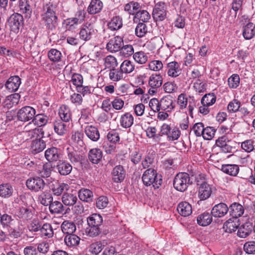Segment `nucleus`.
Returning <instances> with one entry per match:
<instances>
[{"label": "nucleus", "mask_w": 255, "mask_h": 255, "mask_svg": "<svg viewBox=\"0 0 255 255\" xmlns=\"http://www.w3.org/2000/svg\"><path fill=\"white\" fill-rule=\"evenodd\" d=\"M180 131L177 128H174L171 129L170 127V130L168 134H166L167 138L168 141H174L177 140L180 136Z\"/></svg>", "instance_id": "55"}, {"label": "nucleus", "mask_w": 255, "mask_h": 255, "mask_svg": "<svg viewBox=\"0 0 255 255\" xmlns=\"http://www.w3.org/2000/svg\"><path fill=\"white\" fill-rule=\"evenodd\" d=\"M255 141L253 139H247L241 143V148L248 153L255 150Z\"/></svg>", "instance_id": "49"}, {"label": "nucleus", "mask_w": 255, "mask_h": 255, "mask_svg": "<svg viewBox=\"0 0 255 255\" xmlns=\"http://www.w3.org/2000/svg\"><path fill=\"white\" fill-rule=\"evenodd\" d=\"M103 157V153L99 148L91 149L88 153V159L90 161L94 164L98 163Z\"/></svg>", "instance_id": "21"}, {"label": "nucleus", "mask_w": 255, "mask_h": 255, "mask_svg": "<svg viewBox=\"0 0 255 255\" xmlns=\"http://www.w3.org/2000/svg\"><path fill=\"white\" fill-rule=\"evenodd\" d=\"M112 175L114 182L121 183L125 178L126 171L122 165H117L113 169Z\"/></svg>", "instance_id": "12"}, {"label": "nucleus", "mask_w": 255, "mask_h": 255, "mask_svg": "<svg viewBox=\"0 0 255 255\" xmlns=\"http://www.w3.org/2000/svg\"><path fill=\"white\" fill-rule=\"evenodd\" d=\"M67 150L68 158L72 163H77L81 161V157L76 150H70L69 148Z\"/></svg>", "instance_id": "47"}, {"label": "nucleus", "mask_w": 255, "mask_h": 255, "mask_svg": "<svg viewBox=\"0 0 255 255\" xmlns=\"http://www.w3.org/2000/svg\"><path fill=\"white\" fill-rule=\"evenodd\" d=\"M134 69V65L129 60H125L121 64L120 70L123 73L129 74Z\"/></svg>", "instance_id": "44"}, {"label": "nucleus", "mask_w": 255, "mask_h": 255, "mask_svg": "<svg viewBox=\"0 0 255 255\" xmlns=\"http://www.w3.org/2000/svg\"><path fill=\"white\" fill-rule=\"evenodd\" d=\"M61 228L62 232L67 235L73 234L76 230L75 224L69 221H64L61 225Z\"/></svg>", "instance_id": "29"}, {"label": "nucleus", "mask_w": 255, "mask_h": 255, "mask_svg": "<svg viewBox=\"0 0 255 255\" xmlns=\"http://www.w3.org/2000/svg\"><path fill=\"white\" fill-rule=\"evenodd\" d=\"M19 98L20 96L18 94L11 95L4 101L3 103L4 108L7 110L10 109L14 104L16 105L18 103Z\"/></svg>", "instance_id": "34"}, {"label": "nucleus", "mask_w": 255, "mask_h": 255, "mask_svg": "<svg viewBox=\"0 0 255 255\" xmlns=\"http://www.w3.org/2000/svg\"><path fill=\"white\" fill-rule=\"evenodd\" d=\"M78 196L81 200L89 202L92 201L93 193L89 189L82 188L79 191Z\"/></svg>", "instance_id": "33"}, {"label": "nucleus", "mask_w": 255, "mask_h": 255, "mask_svg": "<svg viewBox=\"0 0 255 255\" xmlns=\"http://www.w3.org/2000/svg\"><path fill=\"white\" fill-rule=\"evenodd\" d=\"M77 201V196L71 193H64L62 197V201L66 206H73L76 203Z\"/></svg>", "instance_id": "38"}, {"label": "nucleus", "mask_w": 255, "mask_h": 255, "mask_svg": "<svg viewBox=\"0 0 255 255\" xmlns=\"http://www.w3.org/2000/svg\"><path fill=\"white\" fill-rule=\"evenodd\" d=\"M239 220L232 218L225 223L224 228L225 229L226 232L231 233L235 232L239 228Z\"/></svg>", "instance_id": "23"}, {"label": "nucleus", "mask_w": 255, "mask_h": 255, "mask_svg": "<svg viewBox=\"0 0 255 255\" xmlns=\"http://www.w3.org/2000/svg\"><path fill=\"white\" fill-rule=\"evenodd\" d=\"M135 32L137 36L143 37L147 32L146 25L143 22H139L135 28Z\"/></svg>", "instance_id": "62"}, {"label": "nucleus", "mask_w": 255, "mask_h": 255, "mask_svg": "<svg viewBox=\"0 0 255 255\" xmlns=\"http://www.w3.org/2000/svg\"><path fill=\"white\" fill-rule=\"evenodd\" d=\"M84 131L86 135L91 140L97 141L100 138V133L97 128L93 126H87L85 128Z\"/></svg>", "instance_id": "18"}, {"label": "nucleus", "mask_w": 255, "mask_h": 255, "mask_svg": "<svg viewBox=\"0 0 255 255\" xmlns=\"http://www.w3.org/2000/svg\"><path fill=\"white\" fill-rule=\"evenodd\" d=\"M20 84V78L17 76H14L10 77L8 79L5 84V86L10 92H12L18 90Z\"/></svg>", "instance_id": "14"}, {"label": "nucleus", "mask_w": 255, "mask_h": 255, "mask_svg": "<svg viewBox=\"0 0 255 255\" xmlns=\"http://www.w3.org/2000/svg\"><path fill=\"white\" fill-rule=\"evenodd\" d=\"M232 136L231 133L229 134L228 132L225 135L219 137L216 141V144L217 146H221L226 143H228L231 142Z\"/></svg>", "instance_id": "58"}, {"label": "nucleus", "mask_w": 255, "mask_h": 255, "mask_svg": "<svg viewBox=\"0 0 255 255\" xmlns=\"http://www.w3.org/2000/svg\"><path fill=\"white\" fill-rule=\"evenodd\" d=\"M105 65L106 68H115L118 65L116 58L112 55L107 56L105 59Z\"/></svg>", "instance_id": "53"}, {"label": "nucleus", "mask_w": 255, "mask_h": 255, "mask_svg": "<svg viewBox=\"0 0 255 255\" xmlns=\"http://www.w3.org/2000/svg\"><path fill=\"white\" fill-rule=\"evenodd\" d=\"M192 183L189 175L185 172L178 173L174 177L173 186L177 190L183 192Z\"/></svg>", "instance_id": "3"}, {"label": "nucleus", "mask_w": 255, "mask_h": 255, "mask_svg": "<svg viewBox=\"0 0 255 255\" xmlns=\"http://www.w3.org/2000/svg\"><path fill=\"white\" fill-rule=\"evenodd\" d=\"M215 132L216 129L214 128L208 127L204 128L202 135L204 139L210 140L214 137Z\"/></svg>", "instance_id": "61"}, {"label": "nucleus", "mask_w": 255, "mask_h": 255, "mask_svg": "<svg viewBox=\"0 0 255 255\" xmlns=\"http://www.w3.org/2000/svg\"><path fill=\"white\" fill-rule=\"evenodd\" d=\"M8 23L11 30L17 32L20 27L23 25V16L19 13H14L9 17Z\"/></svg>", "instance_id": "6"}, {"label": "nucleus", "mask_w": 255, "mask_h": 255, "mask_svg": "<svg viewBox=\"0 0 255 255\" xmlns=\"http://www.w3.org/2000/svg\"><path fill=\"white\" fill-rule=\"evenodd\" d=\"M148 83L152 89H157L161 86L162 78L160 75L152 74L149 78Z\"/></svg>", "instance_id": "37"}, {"label": "nucleus", "mask_w": 255, "mask_h": 255, "mask_svg": "<svg viewBox=\"0 0 255 255\" xmlns=\"http://www.w3.org/2000/svg\"><path fill=\"white\" fill-rule=\"evenodd\" d=\"M229 210V207L225 203H220L212 208L211 213L215 218H222L227 214Z\"/></svg>", "instance_id": "10"}, {"label": "nucleus", "mask_w": 255, "mask_h": 255, "mask_svg": "<svg viewBox=\"0 0 255 255\" xmlns=\"http://www.w3.org/2000/svg\"><path fill=\"white\" fill-rule=\"evenodd\" d=\"M46 147L45 141L39 137L32 141L30 145V150L32 153L36 154L41 152Z\"/></svg>", "instance_id": "15"}, {"label": "nucleus", "mask_w": 255, "mask_h": 255, "mask_svg": "<svg viewBox=\"0 0 255 255\" xmlns=\"http://www.w3.org/2000/svg\"><path fill=\"white\" fill-rule=\"evenodd\" d=\"M109 78L113 81L117 82L123 79V73L121 70L118 71L116 68L110 69Z\"/></svg>", "instance_id": "48"}, {"label": "nucleus", "mask_w": 255, "mask_h": 255, "mask_svg": "<svg viewBox=\"0 0 255 255\" xmlns=\"http://www.w3.org/2000/svg\"><path fill=\"white\" fill-rule=\"evenodd\" d=\"M146 135L149 138H152L153 141L160 144V134L156 133L157 129L154 127H148L145 130Z\"/></svg>", "instance_id": "32"}, {"label": "nucleus", "mask_w": 255, "mask_h": 255, "mask_svg": "<svg viewBox=\"0 0 255 255\" xmlns=\"http://www.w3.org/2000/svg\"><path fill=\"white\" fill-rule=\"evenodd\" d=\"M94 33L93 25L89 22L86 23L82 27L79 32L80 37L83 40L87 41L92 38Z\"/></svg>", "instance_id": "11"}, {"label": "nucleus", "mask_w": 255, "mask_h": 255, "mask_svg": "<svg viewBox=\"0 0 255 255\" xmlns=\"http://www.w3.org/2000/svg\"><path fill=\"white\" fill-rule=\"evenodd\" d=\"M15 215L20 221L25 222L32 218V210L27 206L19 207L16 210Z\"/></svg>", "instance_id": "7"}, {"label": "nucleus", "mask_w": 255, "mask_h": 255, "mask_svg": "<svg viewBox=\"0 0 255 255\" xmlns=\"http://www.w3.org/2000/svg\"><path fill=\"white\" fill-rule=\"evenodd\" d=\"M133 123V117L129 113H126L120 119V125L124 128L130 127Z\"/></svg>", "instance_id": "31"}, {"label": "nucleus", "mask_w": 255, "mask_h": 255, "mask_svg": "<svg viewBox=\"0 0 255 255\" xmlns=\"http://www.w3.org/2000/svg\"><path fill=\"white\" fill-rule=\"evenodd\" d=\"M45 157L49 162L57 161L60 158L58 149L56 147L47 149L45 152Z\"/></svg>", "instance_id": "24"}, {"label": "nucleus", "mask_w": 255, "mask_h": 255, "mask_svg": "<svg viewBox=\"0 0 255 255\" xmlns=\"http://www.w3.org/2000/svg\"><path fill=\"white\" fill-rule=\"evenodd\" d=\"M87 223L89 226L101 227L103 222L102 217L98 214H93L87 218Z\"/></svg>", "instance_id": "30"}, {"label": "nucleus", "mask_w": 255, "mask_h": 255, "mask_svg": "<svg viewBox=\"0 0 255 255\" xmlns=\"http://www.w3.org/2000/svg\"><path fill=\"white\" fill-rule=\"evenodd\" d=\"M56 6L50 3L43 7L44 13L42 14V20L48 30L55 29L57 24V16L56 14Z\"/></svg>", "instance_id": "1"}, {"label": "nucleus", "mask_w": 255, "mask_h": 255, "mask_svg": "<svg viewBox=\"0 0 255 255\" xmlns=\"http://www.w3.org/2000/svg\"><path fill=\"white\" fill-rule=\"evenodd\" d=\"M36 113H17L16 118L18 120L22 122H27L34 117Z\"/></svg>", "instance_id": "59"}, {"label": "nucleus", "mask_w": 255, "mask_h": 255, "mask_svg": "<svg viewBox=\"0 0 255 255\" xmlns=\"http://www.w3.org/2000/svg\"><path fill=\"white\" fill-rule=\"evenodd\" d=\"M43 131H42L41 128H34L32 130L23 132L24 135L25 136V140H28L33 138H38L40 137V134H42Z\"/></svg>", "instance_id": "46"}, {"label": "nucleus", "mask_w": 255, "mask_h": 255, "mask_svg": "<svg viewBox=\"0 0 255 255\" xmlns=\"http://www.w3.org/2000/svg\"><path fill=\"white\" fill-rule=\"evenodd\" d=\"M142 180L146 186L152 185L154 189L158 188L162 183V179L156 171L152 168L146 169L142 176Z\"/></svg>", "instance_id": "2"}, {"label": "nucleus", "mask_w": 255, "mask_h": 255, "mask_svg": "<svg viewBox=\"0 0 255 255\" xmlns=\"http://www.w3.org/2000/svg\"><path fill=\"white\" fill-rule=\"evenodd\" d=\"M56 168L60 175H67L71 173L72 166L66 161L59 160L56 165Z\"/></svg>", "instance_id": "16"}, {"label": "nucleus", "mask_w": 255, "mask_h": 255, "mask_svg": "<svg viewBox=\"0 0 255 255\" xmlns=\"http://www.w3.org/2000/svg\"><path fill=\"white\" fill-rule=\"evenodd\" d=\"M103 7V3L100 0H92L87 11L89 13L94 14L99 12Z\"/></svg>", "instance_id": "28"}, {"label": "nucleus", "mask_w": 255, "mask_h": 255, "mask_svg": "<svg viewBox=\"0 0 255 255\" xmlns=\"http://www.w3.org/2000/svg\"><path fill=\"white\" fill-rule=\"evenodd\" d=\"M253 228L252 223L250 222L245 223L239 227L237 233L238 236L240 238H246L251 234Z\"/></svg>", "instance_id": "20"}, {"label": "nucleus", "mask_w": 255, "mask_h": 255, "mask_svg": "<svg viewBox=\"0 0 255 255\" xmlns=\"http://www.w3.org/2000/svg\"><path fill=\"white\" fill-rule=\"evenodd\" d=\"M101 233L100 227L89 226L86 229V234L87 236L94 238L98 236Z\"/></svg>", "instance_id": "52"}, {"label": "nucleus", "mask_w": 255, "mask_h": 255, "mask_svg": "<svg viewBox=\"0 0 255 255\" xmlns=\"http://www.w3.org/2000/svg\"><path fill=\"white\" fill-rule=\"evenodd\" d=\"M239 167L236 164H225L222 165L221 170L232 176H236L239 172Z\"/></svg>", "instance_id": "27"}, {"label": "nucleus", "mask_w": 255, "mask_h": 255, "mask_svg": "<svg viewBox=\"0 0 255 255\" xmlns=\"http://www.w3.org/2000/svg\"><path fill=\"white\" fill-rule=\"evenodd\" d=\"M177 103L181 109L186 108L188 104V109L189 112H193L195 106L193 97H189L188 99L185 97V95L183 94H181L178 96Z\"/></svg>", "instance_id": "9"}, {"label": "nucleus", "mask_w": 255, "mask_h": 255, "mask_svg": "<svg viewBox=\"0 0 255 255\" xmlns=\"http://www.w3.org/2000/svg\"><path fill=\"white\" fill-rule=\"evenodd\" d=\"M38 200L44 206H48L52 201L53 197L48 191H44L38 196Z\"/></svg>", "instance_id": "43"}, {"label": "nucleus", "mask_w": 255, "mask_h": 255, "mask_svg": "<svg viewBox=\"0 0 255 255\" xmlns=\"http://www.w3.org/2000/svg\"><path fill=\"white\" fill-rule=\"evenodd\" d=\"M19 7L22 13L30 15L31 12V6L26 0H19Z\"/></svg>", "instance_id": "64"}, {"label": "nucleus", "mask_w": 255, "mask_h": 255, "mask_svg": "<svg viewBox=\"0 0 255 255\" xmlns=\"http://www.w3.org/2000/svg\"><path fill=\"white\" fill-rule=\"evenodd\" d=\"M133 57L135 61L139 64L145 63L147 61L148 59L146 54L143 51H139L135 53Z\"/></svg>", "instance_id": "60"}, {"label": "nucleus", "mask_w": 255, "mask_h": 255, "mask_svg": "<svg viewBox=\"0 0 255 255\" xmlns=\"http://www.w3.org/2000/svg\"><path fill=\"white\" fill-rule=\"evenodd\" d=\"M26 184L29 189L35 192L43 190L45 185L44 180L40 177L29 178Z\"/></svg>", "instance_id": "8"}, {"label": "nucleus", "mask_w": 255, "mask_h": 255, "mask_svg": "<svg viewBox=\"0 0 255 255\" xmlns=\"http://www.w3.org/2000/svg\"><path fill=\"white\" fill-rule=\"evenodd\" d=\"M135 17L138 18L139 19V21L144 23L148 21L150 17V15L146 10H142L137 12Z\"/></svg>", "instance_id": "63"}, {"label": "nucleus", "mask_w": 255, "mask_h": 255, "mask_svg": "<svg viewBox=\"0 0 255 255\" xmlns=\"http://www.w3.org/2000/svg\"><path fill=\"white\" fill-rule=\"evenodd\" d=\"M255 25L253 23L249 22L245 26L243 30V35L244 38L246 39H250L255 35V32L254 30Z\"/></svg>", "instance_id": "42"}, {"label": "nucleus", "mask_w": 255, "mask_h": 255, "mask_svg": "<svg viewBox=\"0 0 255 255\" xmlns=\"http://www.w3.org/2000/svg\"><path fill=\"white\" fill-rule=\"evenodd\" d=\"M54 128L55 132L60 135H63L66 130V125L61 121H56L54 123Z\"/></svg>", "instance_id": "57"}, {"label": "nucleus", "mask_w": 255, "mask_h": 255, "mask_svg": "<svg viewBox=\"0 0 255 255\" xmlns=\"http://www.w3.org/2000/svg\"><path fill=\"white\" fill-rule=\"evenodd\" d=\"M179 64L176 61H172L167 64L168 69L167 74L168 76L173 77H176L180 74V70L179 69Z\"/></svg>", "instance_id": "36"}, {"label": "nucleus", "mask_w": 255, "mask_h": 255, "mask_svg": "<svg viewBox=\"0 0 255 255\" xmlns=\"http://www.w3.org/2000/svg\"><path fill=\"white\" fill-rule=\"evenodd\" d=\"M216 100V97L212 94L205 95L201 99V104L204 107L203 108L204 112L205 110H207V109H206L205 107H208L215 103Z\"/></svg>", "instance_id": "39"}, {"label": "nucleus", "mask_w": 255, "mask_h": 255, "mask_svg": "<svg viewBox=\"0 0 255 255\" xmlns=\"http://www.w3.org/2000/svg\"><path fill=\"white\" fill-rule=\"evenodd\" d=\"M80 241V237L74 234L67 235L64 238V242L69 247H77L79 245Z\"/></svg>", "instance_id": "26"}, {"label": "nucleus", "mask_w": 255, "mask_h": 255, "mask_svg": "<svg viewBox=\"0 0 255 255\" xmlns=\"http://www.w3.org/2000/svg\"><path fill=\"white\" fill-rule=\"evenodd\" d=\"M48 56L51 61L57 62L60 60L62 54L58 50L51 49L48 53Z\"/></svg>", "instance_id": "54"}, {"label": "nucleus", "mask_w": 255, "mask_h": 255, "mask_svg": "<svg viewBox=\"0 0 255 255\" xmlns=\"http://www.w3.org/2000/svg\"><path fill=\"white\" fill-rule=\"evenodd\" d=\"M49 205V211L51 214H62L64 210L62 203L59 201H52Z\"/></svg>", "instance_id": "35"}, {"label": "nucleus", "mask_w": 255, "mask_h": 255, "mask_svg": "<svg viewBox=\"0 0 255 255\" xmlns=\"http://www.w3.org/2000/svg\"><path fill=\"white\" fill-rule=\"evenodd\" d=\"M212 217L213 216L211 213L206 212H204L197 217V223L201 226H207L212 222Z\"/></svg>", "instance_id": "25"}, {"label": "nucleus", "mask_w": 255, "mask_h": 255, "mask_svg": "<svg viewBox=\"0 0 255 255\" xmlns=\"http://www.w3.org/2000/svg\"><path fill=\"white\" fill-rule=\"evenodd\" d=\"M40 231L41 236L45 239L52 237L54 234L52 226L49 223L44 224Z\"/></svg>", "instance_id": "40"}, {"label": "nucleus", "mask_w": 255, "mask_h": 255, "mask_svg": "<svg viewBox=\"0 0 255 255\" xmlns=\"http://www.w3.org/2000/svg\"><path fill=\"white\" fill-rule=\"evenodd\" d=\"M123 26L122 19L119 16L114 17L108 23V26L112 30H117Z\"/></svg>", "instance_id": "45"}, {"label": "nucleus", "mask_w": 255, "mask_h": 255, "mask_svg": "<svg viewBox=\"0 0 255 255\" xmlns=\"http://www.w3.org/2000/svg\"><path fill=\"white\" fill-rule=\"evenodd\" d=\"M198 195L201 200L209 198L212 192L211 185L205 181L197 180Z\"/></svg>", "instance_id": "4"}, {"label": "nucleus", "mask_w": 255, "mask_h": 255, "mask_svg": "<svg viewBox=\"0 0 255 255\" xmlns=\"http://www.w3.org/2000/svg\"><path fill=\"white\" fill-rule=\"evenodd\" d=\"M229 212L232 218L238 219V217L241 216L244 212L243 207L240 204L234 203L231 204L229 207Z\"/></svg>", "instance_id": "17"}, {"label": "nucleus", "mask_w": 255, "mask_h": 255, "mask_svg": "<svg viewBox=\"0 0 255 255\" xmlns=\"http://www.w3.org/2000/svg\"><path fill=\"white\" fill-rule=\"evenodd\" d=\"M13 219L11 216L4 214L1 216L0 224L4 229H9L10 227Z\"/></svg>", "instance_id": "51"}, {"label": "nucleus", "mask_w": 255, "mask_h": 255, "mask_svg": "<svg viewBox=\"0 0 255 255\" xmlns=\"http://www.w3.org/2000/svg\"><path fill=\"white\" fill-rule=\"evenodd\" d=\"M172 100L169 99H162L159 102V108L160 110L166 111V112H170L173 109V107L172 105Z\"/></svg>", "instance_id": "50"}, {"label": "nucleus", "mask_w": 255, "mask_h": 255, "mask_svg": "<svg viewBox=\"0 0 255 255\" xmlns=\"http://www.w3.org/2000/svg\"><path fill=\"white\" fill-rule=\"evenodd\" d=\"M13 188L9 184H2L0 185V196L4 198L10 197L13 193Z\"/></svg>", "instance_id": "41"}, {"label": "nucleus", "mask_w": 255, "mask_h": 255, "mask_svg": "<svg viewBox=\"0 0 255 255\" xmlns=\"http://www.w3.org/2000/svg\"><path fill=\"white\" fill-rule=\"evenodd\" d=\"M178 212L182 216L187 217L192 212L191 205L187 202H180L177 208Z\"/></svg>", "instance_id": "22"}, {"label": "nucleus", "mask_w": 255, "mask_h": 255, "mask_svg": "<svg viewBox=\"0 0 255 255\" xmlns=\"http://www.w3.org/2000/svg\"><path fill=\"white\" fill-rule=\"evenodd\" d=\"M52 165L50 163H46L43 165V168L39 172V175L43 178H47L50 176L52 171Z\"/></svg>", "instance_id": "56"}, {"label": "nucleus", "mask_w": 255, "mask_h": 255, "mask_svg": "<svg viewBox=\"0 0 255 255\" xmlns=\"http://www.w3.org/2000/svg\"><path fill=\"white\" fill-rule=\"evenodd\" d=\"M123 45V40L121 37L116 36L114 39H111L107 44V49L113 52L120 51Z\"/></svg>", "instance_id": "13"}, {"label": "nucleus", "mask_w": 255, "mask_h": 255, "mask_svg": "<svg viewBox=\"0 0 255 255\" xmlns=\"http://www.w3.org/2000/svg\"><path fill=\"white\" fill-rule=\"evenodd\" d=\"M166 6L163 2L157 3L153 9L152 17L156 21H162L166 17Z\"/></svg>", "instance_id": "5"}, {"label": "nucleus", "mask_w": 255, "mask_h": 255, "mask_svg": "<svg viewBox=\"0 0 255 255\" xmlns=\"http://www.w3.org/2000/svg\"><path fill=\"white\" fill-rule=\"evenodd\" d=\"M69 186L67 184L60 183L56 181L51 185V189L54 195L59 196L65 191L68 190Z\"/></svg>", "instance_id": "19"}]
</instances>
